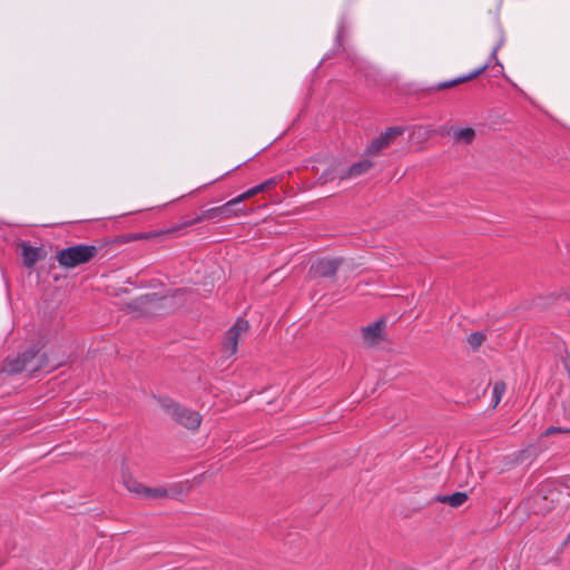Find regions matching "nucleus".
<instances>
[{"label": "nucleus", "instance_id": "15", "mask_svg": "<svg viewBox=\"0 0 570 570\" xmlns=\"http://www.w3.org/2000/svg\"><path fill=\"white\" fill-rule=\"evenodd\" d=\"M191 489L189 481L174 483L168 488L169 498L179 499L186 495Z\"/></svg>", "mask_w": 570, "mask_h": 570}, {"label": "nucleus", "instance_id": "21", "mask_svg": "<svg viewBox=\"0 0 570 570\" xmlns=\"http://www.w3.org/2000/svg\"><path fill=\"white\" fill-rule=\"evenodd\" d=\"M432 131L423 126H417L412 129V138L419 140L420 142L425 141L430 138Z\"/></svg>", "mask_w": 570, "mask_h": 570}, {"label": "nucleus", "instance_id": "3", "mask_svg": "<svg viewBox=\"0 0 570 570\" xmlns=\"http://www.w3.org/2000/svg\"><path fill=\"white\" fill-rule=\"evenodd\" d=\"M167 413L179 424L190 430H197L202 423V416L198 412L183 407L175 403L164 404Z\"/></svg>", "mask_w": 570, "mask_h": 570}, {"label": "nucleus", "instance_id": "22", "mask_svg": "<svg viewBox=\"0 0 570 570\" xmlns=\"http://www.w3.org/2000/svg\"><path fill=\"white\" fill-rule=\"evenodd\" d=\"M529 458V449L520 450L518 452L512 453L511 455L507 456V460L511 464H518L523 462L525 459Z\"/></svg>", "mask_w": 570, "mask_h": 570}, {"label": "nucleus", "instance_id": "19", "mask_svg": "<svg viewBox=\"0 0 570 570\" xmlns=\"http://www.w3.org/2000/svg\"><path fill=\"white\" fill-rule=\"evenodd\" d=\"M222 210L219 207L209 208L203 212L200 216L194 219V223H199L207 219L218 218L222 219Z\"/></svg>", "mask_w": 570, "mask_h": 570}, {"label": "nucleus", "instance_id": "17", "mask_svg": "<svg viewBox=\"0 0 570 570\" xmlns=\"http://www.w3.org/2000/svg\"><path fill=\"white\" fill-rule=\"evenodd\" d=\"M169 498V491L168 488H149L147 487L145 498L146 500H159V499H166Z\"/></svg>", "mask_w": 570, "mask_h": 570}, {"label": "nucleus", "instance_id": "18", "mask_svg": "<svg viewBox=\"0 0 570 570\" xmlns=\"http://www.w3.org/2000/svg\"><path fill=\"white\" fill-rule=\"evenodd\" d=\"M547 495L546 494H542L541 492L538 493L533 500H534V505H533V509L537 513H543V512H547L549 511L552 505L551 503L553 502V499H551V501L549 503H546L543 505L539 504V501H547Z\"/></svg>", "mask_w": 570, "mask_h": 570}, {"label": "nucleus", "instance_id": "2", "mask_svg": "<svg viewBox=\"0 0 570 570\" xmlns=\"http://www.w3.org/2000/svg\"><path fill=\"white\" fill-rule=\"evenodd\" d=\"M98 252L97 246L81 244L57 252L56 259L61 267L70 269L90 262Z\"/></svg>", "mask_w": 570, "mask_h": 570}, {"label": "nucleus", "instance_id": "1", "mask_svg": "<svg viewBox=\"0 0 570 570\" xmlns=\"http://www.w3.org/2000/svg\"><path fill=\"white\" fill-rule=\"evenodd\" d=\"M61 362L53 361L46 352L29 351L14 358H7L4 371L9 373L28 372L33 374L39 371L50 372Z\"/></svg>", "mask_w": 570, "mask_h": 570}, {"label": "nucleus", "instance_id": "9", "mask_svg": "<svg viewBox=\"0 0 570 570\" xmlns=\"http://www.w3.org/2000/svg\"><path fill=\"white\" fill-rule=\"evenodd\" d=\"M452 137L455 144H471L475 138V131L471 127L453 128Z\"/></svg>", "mask_w": 570, "mask_h": 570}, {"label": "nucleus", "instance_id": "8", "mask_svg": "<svg viewBox=\"0 0 570 570\" xmlns=\"http://www.w3.org/2000/svg\"><path fill=\"white\" fill-rule=\"evenodd\" d=\"M373 167V163L368 159L361 160L358 163L353 164L348 168H344L338 175V179H352L356 178L361 175L366 174Z\"/></svg>", "mask_w": 570, "mask_h": 570}, {"label": "nucleus", "instance_id": "14", "mask_svg": "<svg viewBox=\"0 0 570 570\" xmlns=\"http://www.w3.org/2000/svg\"><path fill=\"white\" fill-rule=\"evenodd\" d=\"M276 184V180L274 178L272 179H268L248 190H246L245 193L240 194L239 195V199H242V202L255 196L256 194L258 193H262V191H265L267 190L268 188H271L272 186H274Z\"/></svg>", "mask_w": 570, "mask_h": 570}, {"label": "nucleus", "instance_id": "25", "mask_svg": "<svg viewBox=\"0 0 570 570\" xmlns=\"http://www.w3.org/2000/svg\"><path fill=\"white\" fill-rule=\"evenodd\" d=\"M559 432H563V431L559 428L550 426L549 429L546 430L544 435H551V434L559 433Z\"/></svg>", "mask_w": 570, "mask_h": 570}, {"label": "nucleus", "instance_id": "13", "mask_svg": "<svg viewBox=\"0 0 570 570\" xmlns=\"http://www.w3.org/2000/svg\"><path fill=\"white\" fill-rule=\"evenodd\" d=\"M439 502L451 505L452 508H459L468 501V494L465 492H455L450 495L439 497Z\"/></svg>", "mask_w": 570, "mask_h": 570}, {"label": "nucleus", "instance_id": "20", "mask_svg": "<svg viewBox=\"0 0 570 570\" xmlns=\"http://www.w3.org/2000/svg\"><path fill=\"white\" fill-rule=\"evenodd\" d=\"M505 389L507 386L504 382L499 381L494 383L492 391V400L494 406H497L500 403L503 394L505 393Z\"/></svg>", "mask_w": 570, "mask_h": 570}, {"label": "nucleus", "instance_id": "6", "mask_svg": "<svg viewBox=\"0 0 570 570\" xmlns=\"http://www.w3.org/2000/svg\"><path fill=\"white\" fill-rule=\"evenodd\" d=\"M340 258H322L313 263L309 274L313 277H330L334 275L341 264Z\"/></svg>", "mask_w": 570, "mask_h": 570}, {"label": "nucleus", "instance_id": "16", "mask_svg": "<svg viewBox=\"0 0 570 570\" xmlns=\"http://www.w3.org/2000/svg\"><path fill=\"white\" fill-rule=\"evenodd\" d=\"M344 170L337 163H333L328 169L324 170L320 176L321 184H326L338 178L340 173Z\"/></svg>", "mask_w": 570, "mask_h": 570}, {"label": "nucleus", "instance_id": "24", "mask_svg": "<svg viewBox=\"0 0 570 570\" xmlns=\"http://www.w3.org/2000/svg\"><path fill=\"white\" fill-rule=\"evenodd\" d=\"M484 337L481 333H472L469 337H468V342L469 344L473 347V348H476L479 347L482 342H483Z\"/></svg>", "mask_w": 570, "mask_h": 570}, {"label": "nucleus", "instance_id": "5", "mask_svg": "<svg viewBox=\"0 0 570 570\" xmlns=\"http://www.w3.org/2000/svg\"><path fill=\"white\" fill-rule=\"evenodd\" d=\"M404 129L402 127H391L386 129L381 136L374 138L366 148L367 155H377L382 149L387 148L394 139L402 135Z\"/></svg>", "mask_w": 570, "mask_h": 570}, {"label": "nucleus", "instance_id": "7", "mask_svg": "<svg viewBox=\"0 0 570 570\" xmlns=\"http://www.w3.org/2000/svg\"><path fill=\"white\" fill-rule=\"evenodd\" d=\"M385 322L380 320L362 328V337L366 345L374 346L384 338Z\"/></svg>", "mask_w": 570, "mask_h": 570}, {"label": "nucleus", "instance_id": "10", "mask_svg": "<svg viewBox=\"0 0 570 570\" xmlns=\"http://www.w3.org/2000/svg\"><path fill=\"white\" fill-rule=\"evenodd\" d=\"M242 203V199H239V196L233 198L232 200L227 202L226 204L219 206V209L222 210V219H228L232 217H236L239 215H245V209H234V206Z\"/></svg>", "mask_w": 570, "mask_h": 570}, {"label": "nucleus", "instance_id": "23", "mask_svg": "<svg viewBox=\"0 0 570 570\" xmlns=\"http://www.w3.org/2000/svg\"><path fill=\"white\" fill-rule=\"evenodd\" d=\"M487 68H488V65H484L481 68H479L478 70H475L474 72H472L471 75H469L464 78H461V79H456L453 82L446 85V87L458 85V83L466 81V80H471V79L478 77L480 73H482Z\"/></svg>", "mask_w": 570, "mask_h": 570}, {"label": "nucleus", "instance_id": "11", "mask_svg": "<svg viewBox=\"0 0 570 570\" xmlns=\"http://www.w3.org/2000/svg\"><path fill=\"white\" fill-rule=\"evenodd\" d=\"M22 258L26 266H33L39 259L42 258L41 249L38 247H30L27 244H22Z\"/></svg>", "mask_w": 570, "mask_h": 570}, {"label": "nucleus", "instance_id": "4", "mask_svg": "<svg viewBox=\"0 0 570 570\" xmlns=\"http://www.w3.org/2000/svg\"><path fill=\"white\" fill-rule=\"evenodd\" d=\"M248 322L238 320L226 333L223 344L224 353L227 356H234L237 352L238 342L247 334Z\"/></svg>", "mask_w": 570, "mask_h": 570}, {"label": "nucleus", "instance_id": "12", "mask_svg": "<svg viewBox=\"0 0 570 570\" xmlns=\"http://www.w3.org/2000/svg\"><path fill=\"white\" fill-rule=\"evenodd\" d=\"M122 482L129 492H131L132 494L140 499L145 498L147 490V487L145 484H142L141 482H139L138 480L134 479L130 475H125Z\"/></svg>", "mask_w": 570, "mask_h": 570}]
</instances>
